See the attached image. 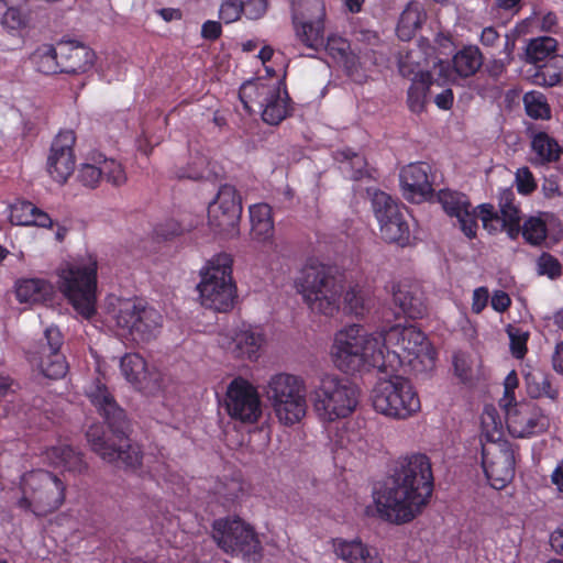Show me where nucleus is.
<instances>
[{
	"label": "nucleus",
	"instance_id": "f257e3e1",
	"mask_svg": "<svg viewBox=\"0 0 563 563\" xmlns=\"http://www.w3.org/2000/svg\"><path fill=\"white\" fill-rule=\"evenodd\" d=\"M432 490L430 459L422 453L407 455L398 461L385 487L375 494L377 512L394 523L408 522L426 506Z\"/></svg>",
	"mask_w": 563,
	"mask_h": 563
},
{
	"label": "nucleus",
	"instance_id": "f03ea898",
	"mask_svg": "<svg viewBox=\"0 0 563 563\" xmlns=\"http://www.w3.org/2000/svg\"><path fill=\"white\" fill-rule=\"evenodd\" d=\"M87 396L108 426V431L100 423L88 428L86 439L90 450L103 462L119 468L134 471L140 467L143 454L140 446L130 440L131 421L111 391L98 379L90 386Z\"/></svg>",
	"mask_w": 563,
	"mask_h": 563
},
{
	"label": "nucleus",
	"instance_id": "7ed1b4c3",
	"mask_svg": "<svg viewBox=\"0 0 563 563\" xmlns=\"http://www.w3.org/2000/svg\"><path fill=\"white\" fill-rule=\"evenodd\" d=\"M332 355L335 366L347 374L365 367L384 372L382 333L369 334L360 324H352L335 334Z\"/></svg>",
	"mask_w": 563,
	"mask_h": 563
},
{
	"label": "nucleus",
	"instance_id": "20e7f679",
	"mask_svg": "<svg viewBox=\"0 0 563 563\" xmlns=\"http://www.w3.org/2000/svg\"><path fill=\"white\" fill-rule=\"evenodd\" d=\"M297 289L311 312L333 317L340 311L344 284L335 268L322 264L305 267Z\"/></svg>",
	"mask_w": 563,
	"mask_h": 563
},
{
	"label": "nucleus",
	"instance_id": "39448f33",
	"mask_svg": "<svg viewBox=\"0 0 563 563\" xmlns=\"http://www.w3.org/2000/svg\"><path fill=\"white\" fill-rule=\"evenodd\" d=\"M310 398L319 418L332 422L352 415L360 400L357 386L345 377L322 374L313 386Z\"/></svg>",
	"mask_w": 563,
	"mask_h": 563
},
{
	"label": "nucleus",
	"instance_id": "423d86ee",
	"mask_svg": "<svg viewBox=\"0 0 563 563\" xmlns=\"http://www.w3.org/2000/svg\"><path fill=\"white\" fill-rule=\"evenodd\" d=\"M22 496L16 505L25 512L35 517H46L58 510L66 495V484L56 474L36 470L23 475L21 482Z\"/></svg>",
	"mask_w": 563,
	"mask_h": 563
},
{
	"label": "nucleus",
	"instance_id": "0eeeda50",
	"mask_svg": "<svg viewBox=\"0 0 563 563\" xmlns=\"http://www.w3.org/2000/svg\"><path fill=\"white\" fill-rule=\"evenodd\" d=\"M276 417L285 426L298 423L307 411L306 383L297 375L278 373L273 375L264 388Z\"/></svg>",
	"mask_w": 563,
	"mask_h": 563
},
{
	"label": "nucleus",
	"instance_id": "6e6552de",
	"mask_svg": "<svg viewBox=\"0 0 563 563\" xmlns=\"http://www.w3.org/2000/svg\"><path fill=\"white\" fill-rule=\"evenodd\" d=\"M384 351V372H396L405 364H411L421 355L433 360L434 352L430 350L429 342L423 332L413 325H394L382 334Z\"/></svg>",
	"mask_w": 563,
	"mask_h": 563
},
{
	"label": "nucleus",
	"instance_id": "1a4fd4ad",
	"mask_svg": "<svg viewBox=\"0 0 563 563\" xmlns=\"http://www.w3.org/2000/svg\"><path fill=\"white\" fill-rule=\"evenodd\" d=\"M201 305L218 312H227L233 308L236 288L232 280V258L228 254L214 256L202 274L197 286Z\"/></svg>",
	"mask_w": 563,
	"mask_h": 563
},
{
	"label": "nucleus",
	"instance_id": "9d476101",
	"mask_svg": "<svg viewBox=\"0 0 563 563\" xmlns=\"http://www.w3.org/2000/svg\"><path fill=\"white\" fill-rule=\"evenodd\" d=\"M374 409L393 419H407L420 410L421 404L411 383L402 376L378 382L372 391Z\"/></svg>",
	"mask_w": 563,
	"mask_h": 563
},
{
	"label": "nucleus",
	"instance_id": "9b49d317",
	"mask_svg": "<svg viewBox=\"0 0 563 563\" xmlns=\"http://www.w3.org/2000/svg\"><path fill=\"white\" fill-rule=\"evenodd\" d=\"M97 264H67L59 272V288L85 319L96 313Z\"/></svg>",
	"mask_w": 563,
	"mask_h": 563
},
{
	"label": "nucleus",
	"instance_id": "f8f14e48",
	"mask_svg": "<svg viewBox=\"0 0 563 563\" xmlns=\"http://www.w3.org/2000/svg\"><path fill=\"white\" fill-rule=\"evenodd\" d=\"M113 319L117 327L136 342H148L155 339L163 325V316L156 309L136 299L118 300Z\"/></svg>",
	"mask_w": 563,
	"mask_h": 563
},
{
	"label": "nucleus",
	"instance_id": "ddd939ff",
	"mask_svg": "<svg viewBox=\"0 0 563 563\" xmlns=\"http://www.w3.org/2000/svg\"><path fill=\"white\" fill-rule=\"evenodd\" d=\"M212 537L225 553L241 555L245 561L253 563L262 558V545L257 534L240 518L214 521Z\"/></svg>",
	"mask_w": 563,
	"mask_h": 563
},
{
	"label": "nucleus",
	"instance_id": "4468645a",
	"mask_svg": "<svg viewBox=\"0 0 563 563\" xmlns=\"http://www.w3.org/2000/svg\"><path fill=\"white\" fill-rule=\"evenodd\" d=\"M372 208L379 223L382 239L389 243L406 245L410 238L406 208L399 206L389 195L379 190L372 194Z\"/></svg>",
	"mask_w": 563,
	"mask_h": 563
},
{
	"label": "nucleus",
	"instance_id": "2eb2a0df",
	"mask_svg": "<svg viewBox=\"0 0 563 563\" xmlns=\"http://www.w3.org/2000/svg\"><path fill=\"white\" fill-rule=\"evenodd\" d=\"M64 340L57 327H48L37 347L31 353V362L49 379H59L68 371L65 354L60 351Z\"/></svg>",
	"mask_w": 563,
	"mask_h": 563
},
{
	"label": "nucleus",
	"instance_id": "dca6fc26",
	"mask_svg": "<svg viewBox=\"0 0 563 563\" xmlns=\"http://www.w3.org/2000/svg\"><path fill=\"white\" fill-rule=\"evenodd\" d=\"M225 408L231 418L243 423H254L262 415V404L256 388L243 378H235L229 384Z\"/></svg>",
	"mask_w": 563,
	"mask_h": 563
},
{
	"label": "nucleus",
	"instance_id": "f3484780",
	"mask_svg": "<svg viewBox=\"0 0 563 563\" xmlns=\"http://www.w3.org/2000/svg\"><path fill=\"white\" fill-rule=\"evenodd\" d=\"M242 205L236 190L231 185H222L208 207L210 227L220 233L234 234L240 221Z\"/></svg>",
	"mask_w": 563,
	"mask_h": 563
},
{
	"label": "nucleus",
	"instance_id": "a211bd4d",
	"mask_svg": "<svg viewBox=\"0 0 563 563\" xmlns=\"http://www.w3.org/2000/svg\"><path fill=\"white\" fill-rule=\"evenodd\" d=\"M506 424L512 437L527 438L544 432L549 419L534 404L520 402L506 409Z\"/></svg>",
	"mask_w": 563,
	"mask_h": 563
},
{
	"label": "nucleus",
	"instance_id": "6ab92c4d",
	"mask_svg": "<svg viewBox=\"0 0 563 563\" xmlns=\"http://www.w3.org/2000/svg\"><path fill=\"white\" fill-rule=\"evenodd\" d=\"M76 136L73 131L60 132L52 143L47 157V172L51 177L64 184L75 169L74 145Z\"/></svg>",
	"mask_w": 563,
	"mask_h": 563
},
{
	"label": "nucleus",
	"instance_id": "aec40b11",
	"mask_svg": "<svg viewBox=\"0 0 563 563\" xmlns=\"http://www.w3.org/2000/svg\"><path fill=\"white\" fill-rule=\"evenodd\" d=\"M483 450V467L489 484L495 489H501L515 476V451L506 443L498 445L496 452Z\"/></svg>",
	"mask_w": 563,
	"mask_h": 563
},
{
	"label": "nucleus",
	"instance_id": "412c9836",
	"mask_svg": "<svg viewBox=\"0 0 563 563\" xmlns=\"http://www.w3.org/2000/svg\"><path fill=\"white\" fill-rule=\"evenodd\" d=\"M431 167L427 163L409 164L401 169L399 179L404 197L413 202H420L432 194L429 179Z\"/></svg>",
	"mask_w": 563,
	"mask_h": 563
},
{
	"label": "nucleus",
	"instance_id": "4be33fe9",
	"mask_svg": "<svg viewBox=\"0 0 563 563\" xmlns=\"http://www.w3.org/2000/svg\"><path fill=\"white\" fill-rule=\"evenodd\" d=\"M393 300L398 311L396 317L400 314L410 319H419L427 312L423 292L419 286L409 283H399L393 286Z\"/></svg>",
	"mask_w": 563,
	"mask_h": 563
},
{
	"label": "nucleus",
	"instance_id": "5701e85b",
	"mask_svg": "<svg viewBox=\"0 0 563 563\" xmlns=\"http://www.w3.org/2000/svg\"><path fill=\"white\" fill-rule=\"evenodd\" d=\"M58 54L62 71L66 74L84 73L91 67L95 53L87 46L73 41L59 42Z\"/></svg>",
	"mask_w": 563,
	"mask_h": 563
},
{
	"label": "nucleus",
	"instance_id": "b1692460",
	"mask_svg": "<svg viewBox=\"0 0 563 563\" xmlns=\"http://www.w3.org/2000/svg\"><path fill=\"white\" fill-rule=\"evenodd\" d=\"M478 209L479 218L486 225L487 221L493 219L497 224L507 227V233L511 239H516L520 233V211L516 206L501 209L500 216L489 203L481 205Z\"/></svg>",
	"mask_w": 563,
	"mask_h": 563
},
{
	"label": "nucleus",
	"instance_id": "393cba45",
	"mask_svg": "<svg viewBox=\"0 0 563 563\" xmlns=\"http://www.w3.org/2000/svg\"><path fill=\"white\" fill-rule=\"evenodd\" d=\"M263 342V335L257 330L245 328L235 333L229 350L235 357L256 360Z\"/></svg>",
	"mask_w": 563,
	"mask_h": 563
},
{
	"label": "nucleus",
	"instance_id": "a878e982",
	"mask_svg": "<svg viewBox=\"0 0 563 563\" xmlns=\"http://www.w3.org/2000/svg\"><path fill=\"white\" fill-rule=\"evenodd\" d=\"M292 25L296 40L299 43L314 52H318L323 47L325 38L324 20L292 21Z\"/></svg>",
	"mask_w": 563,
	"mask_h": 563
},
{
	"label": "nucleus",
	"instance_id": "bb28decb",
	"mask_svg": "<svg viewBox=\"0 0 563 563\" xmlns=\"http://www.w3.org/2000/svg\"><path fill=\"white\" fill-rule=\"evenodd\" d=\"M334 552L347 563H382L375 550L367 549L361 541H334Z\"/></svg>",
	"mask_w": 563,
	"mask_h": 563
},
{
	"label": "nucleus",
	"instance_id": "cd10ccee",
	"mask_svg": "<svg viewBox=\"0 0 563 563\" xmlns=\"http://www.w3.org/2000/svg\"><path fill=\"white\" fill-rule=\"evenodd\" d=\"M275 91V84L261 80L247 81L240 88L239 97L249 112H258L268 97Z\"/></svg>",
	"mask_w": 563,
	"mask_h": 563
},
{
	"label": "nucleus",
	"instance_id": "c85d7f7f",
	"mask_svg": "<svg viewBox=\"0 0 563 563\" xmlns=\"http://www.w3.org/2000/svg\"><path fill=\"white\" fill-rule=\"evenodd\" d=\"M532 158L531 163L534 165H547L560 159L562 148L554 140L545 132H538L533 134L531 141Z\"/></svg>",
	"mask_w": 563,
	"mask_h": 563
},
{
	"label": "nucleus",
	"instance_id": "c756f323",
	"mask_svg": "<svg viewBox=\"0 0 563 563\" xmlns=\"http://www.w3.org/2000/svg\"><path fill=\"white\" fill-rule=\"evenodd\" d=\"M47 457L56 467H62L71 473L80 474L88 467L82 454L66 444L52 448L47 452Z\"/></svg>",
	"mask_w": 563,
	"mask_h": 563
},
{
	"label": "nucleus",
	"instance_id": "7c9ffc66",
	"mask_svg": "<svg viewBox=\"0 0 563 563\" xmlns=\"http://www.w3.org/2000/svg\"><path fill=\"white\" fill-rule=\"evenodd\" d=\"M267 99L258 112L262 113L264 122L276 125L288 115V93L286 90L282 91L279 84H275V91Z\"/></svg>",
	"mask_w": 563,
	"mask_h": 563
},
{
	"label": "nucleus",
	"instance_id": "2f4dec72",
	"mask_svg": "<svg viewBox=\"0 0 563 563\" xmlns=\"http://www.w3.org/2000/svg\"><path fill=\"white\" fill-rule=\"evenodd\" d=\"M343 296V310L357 318L369 313L374 307V299L369 290L360 285L350 286Z\"/></svg>",
	"mask_w": 563,
	"mask_h": 563
},
{
	"label": "nucleus",
	"instance_id": "473e14b6",
	"mask_svg": "<svg viewBox=\"0 0 563 563\" xmlns=\"http://www.w3.org/2000/svg\"><path fill=\"white\" fill-rule=\"evenodd\" d=\"M15 294L20 302H43L49 298L52 286L40 278L21 279L15 285Z\"/></svg>",
	"mask_w": 563,
	"mask_h": 563
},
{
	"label": "nucleus",
	"instance_id": "72a5a7b5",
	"mask_svg": "<svg viewBox=\"0 0 563 563\" xmlns=\"http://www.w3.org/2000/svg\"><path fill=\"white\" fill-rule=\"evenodd\" d=\"M251 233L255 240L266 241L273 236L272 209L266 203L250 207Z\"/></svg>",
	"mask_w": 563,
	"mask_h": 563
},
{
	"label": "nucleus",
	"instance_id": "f704fd0d",
	"mask_svg": "<svg viewBox=\"0 0 563 563\" xmlns=\"http://www.w3.org/2000/svg\"><path fill=\"white\" fill-rule=\"evenodd\" d=\"M323 47L329 55L340 63L349 73L356 68L358 58L352 52L347 40L336 34H330L324 38Z\"/></svg>",
	"mask_w": 563,
	"mask_h": 563
},
{
	"label": "nucleus",
	"instance_id": "c9c22d12",
	"mask_svg": "<svg viewBox=\"0 0 563 563\" xmlns=\"http://www.w3.org/2000/svg\"><path fill=\"white\" fill-rule=\"evenodd\" d=\"M426 13L418 2H410L402 11L397 25V35L401 41L411 40L421 27Z\"/></svg>",
	"mask_w": 563,
	"mask_h": 563
},
{
	"label": "nucleus",
	"instance_id": "e433bc0d",
	"mask_svg": "<svg viewBox=\"0 0 563 563\" xmlns=\"http://www.w3.org/2000/svg\"><path fill=\"white\" fill-rule=\"evenodd\" d=\"M452 64L455 74L470 77L482 67L483 55L477 46H465L454 55Z\"/></svg>",
	"mask_w": 563,
	"mask_h": 563
},
{
	"label": "nucleus",
	"instance_id": "4c0bfd02",
	"mask_svg": "<svg viewBox=\"0 0 563 563\" xmlns=\"http://www.w3.org/2000/svg\"><path fill=\"white\" fill-rule=\"evenodd\" d=\"M334 158L340 163L342 173L351 179L358 180L367 175L366 161L360 153L345 148L335 152Z\"/></svg>",
	"mask_w": 563,
	"mask_h": 563
},
{
	"label": "nucleus",
	"instance_id": "58836bf2",
	"mask_svg": "<svg viewBox=\"0 0 563 563\" xmlns=\"http://www.w3.org/2000/svg\"><path fill=\"white\" fill-rule=\"evenodd\" d=\"M527 393L531 398L548 397L555 399L558 390L552 388L549 375L541 369H531L525 374Z\"/></svg>",
	"mask_w": 563,
	"mask_h": 563
},
{
	"label": "nucleus",
	"instance_id": "ea45409f",
	"mask_svg": "<svg viewBox=\"0 0 563 563\" xmlns=\"http://www.w3.org/2000/svg\"><path fill=\"white\" fill-rule=\"evenodd\" d=\"M32 59L37 67V70L43 74L51 75L63 73L58 54V45L56 47L51 44L40 46L32 55Z\"/></svg>",
	"mask_w": 563,
	"mask_h": 563
},
{
	"label": "nucleus",
	"instance_id": "a19ab883",
	"mask_svg": "<svg viewBox=\"0 0 563 563\" xmlns=\"http://www.w3.org/2000/svg\"><path fill=\"white\" fill-rule=\"evenodd\" d=\"M325 16L323 0H297L292 2V21L325 20Z\"/></svg>",
	"mask_w": 563,
	"mask_h": 563
},
{
	"label": "nucleus",
	"instance_id": "79ce46f5",
	"mask_svg": "<svg viewBox=\"0 0 563 563\" xmlns=\"http://www.w3.org/2000/svg\"><path fill=\"white\" fill-rule=\"evenodd\" d=\"M244 486L240 476H224L216 483L213 492L223 505H228L233 504L244 494Z\"/></svg>",
	"mask_w": 563,
	"mask_h": 563
},
{
	"label": "nucleus",
	"instance_id": "37998d69",
	"mask_svg": "<svg viewBox=\"0 0 563 563\" xmlns=\"http://www.w3.org/2000/svg\"><path fill=\"white\" fill-rule=\"evenodd\" d=\"M430 88L429 75H419V79L417 76L412 78V84L408 89V104L412 112L419 113L423 110Z\"/></svg>",
	"mask_w": 563,
	"mask_h": 563
},
{
	"label": "nucleus",
	"instance_id": "c03bdc74",
	"mask_svg": "<svg viewBox=\"0 0 563 563\" xmlns=\"http://www.w3.org/2000/svg\"><path fill=\"white\" fill-rule=\"evenodd\" d=\"M120 367L123 376L128 382L136 386L142 377H145L147 371L145 360L136 353L125 354L120 362Z\"/></svg>",
	"mask_w": 563,
	"mask_h": 563
},
{
	"label": "nucleus",
	"instance_id": "a18cd8bd",
	"mask_svg": "<svg viewBox=\"0 0 563 563\" xmlns=\"http://www.w3.org/2000/svg\"><path fill=\"white\" fill-rule=\"evenodd\" d=\"M556 46V40L550 36L532 38L526 48L527 60L529 63L542 62L555 52Z\"/></svg>",
	"mask_w": 563,
	"mask_h": 563
},
{
	"label": "nucleus",
	"instance_id": "49530a36",
	"mask_svg": "<svg viewBox=\"0 0 563 563\" xmlns=\"http://www.w3.org/2000/svg\"><path fill=\"white\" fill-rule=\"evenodd\" d=\"M438 198L444 211L451 217H456L464 210L471 209L467 197L461 192L440 190Z\"/></svg>",
	"mask_w": 563,
	"mask_h": 563
},
{
	"label": "nucleus",
	"instance_id": "de8ad7c7",
	"mask_svg": "<svg viewBox=\"0 0 563 563\" xmlns=\"http://www.w3.org/2000/svg\"><path fill=\"white\" fill-rule=\"evenodd\" d=\"M522 236L531 245H540L548 235L545 222L539 217H530L520 227Z\"/></svg>",
	"mask_w": 563,
	"mask_h": 563
},
{
	"label": "nucleus",
	"instance_id": "09e8293b",
	"mask_svg": "<svg viewBox=\"0 0 563 563\" xmlns=\"http://www.w3.org/2000/svg\"><path fill=\"white\" fill-rule=\"evenodd\" d=\"M526 112L533 119H548L550 108L543 93L539 91H529L523 96Z\"/></svg>",
	"mask_w": 563,
	"mask_h": 563
},
{
	"label": "nucleus",
	"instance_id": "8fccbe9b",
	"mask_svg": "<svg viewBox=\"0 0 563 563\" xmlns=\"http://www.w3.org/2000/svg\"><path fill=\"white\" fill-rule=\"evenodd\" d=\"M36 207L30 201H20L11 207L10 221L16 225H31Z\"/></svg>",
	"mask_w": 563,
	"mask_h": 563
},
{
	"label": "nucleus",
	"instance_id": "3c124183",
	"mask_svg": "<svg viewBox=\"0 0 563 563\" xmlns=\"http://www.w3.org/2000/svg\"><path fill=\"white\" fill-rule=\"evenodd\" d=\"M78 180L86 187L95 188L102 179L101 157L96 163H85L78 172Z\"/></svg>",
	"mask_w": 563,
	"mask_h": 563
},
{
	"label": "nucleus",
	"instance_id": "603ef678",
	"mask_svg": "<svg viewBox=\"0 0 563 563\" xmlns=\"http://www.w3.org/2000/svg\"><path fill=\"white\" fill-rule=\"evenodd\" d=\"M507 334L510 340V350L512 355L517 358H522L527 353L529 333L518 327L509 324L507 327Z\"/></svg>",
	"mask_w": 563,
	"mask_h": 563
},
{
	"label": "nucleus",
	"instance_id": "864d4df0",
	"mask_svg": "<svg viewBox=\"0 0 563 563\" xmlns=\"http://www.w3.org/2000/svg\"><path fill=\"white\" fill-rule=\"evenodd\" d=\"M454 68H451V64L444 60H438L430 71L420 73L419 75L430 76V86L433 85L443 86L453 80Z\"/></svg>",
	"mask_w": 563,
	"mask_h": 563
},
{
	"label": "nucleus",
	"instance_id": "5fc2aeb1",
	"mask_svg": "<svg viewBox=\"0 0 563 563\" xmlns=\"http://www.w3.org/2000/svg\"><path fill=\"white\" fill-rule=\"evenodd\" d=\"M102 178L114 186H121L125 183L126 176L120 163L114 159H101Z\"/></svg>",
	"mask_w": 563,
	"mask_h": 563
},
{
	"label": "nucleus",
	"instance_id": "6e6d98bb",
	"mask_svg": "<svg viewBox=\"0 0 563 563\" xmlns=\"http://www.w3.org/2000/svg\"><path fill=\"white\" fill-rule=\"evenodd\" d=\"M145 377H142L140 383L136 384V388L147 395H155L163 388V377L157 371H146Z\"/></svg>",
	"mask_w": 563,
	"mask_h": 563
},
{
	"label": "nucleus",
	"instance_id": "4d7b16f0",
	"mask_svg": "<svg viewBox=\"0 0 563 563\" xmlns=\"http://www.w3.org/2000/svg\"><path fill=\"white\" fill-rule=\"evenodd\" d=\"M244 12V5L239 0H224L220 8V19L225 23H232L240 19Z\"/></svg>",
	"mask_w": 563,
	"mask_h": 563
},
{
	"label": "nucleus",
	"instance_id": "13d9d810",
	"mask_svg": "<svg viewBox=\"0 0 563 563\" xmlns=\"http://www.w3.org/2000/svg\"><path fill=\"white\" fill-rule=\"evenodd\" d=\"M478 216L474 210L466 209L463 212L459 213L455 218L460 224V229L464 232V234L472 239L476 235V218Z\"/></svg>",
	"mask_w": 563,
	"mask_h": 563
},
{
	"label": "nucleus",
	"instance_id": "bf43d9fd",
	"mask_svg": "<svg viewBox=\"0 0 563 563\" xmlns=\"http://www.w3.org/2000/svg\"><path fill=\"white\" fill-rule=\"evenodd\" d=\"M517 189L520 194L529 195L536 189V181L528 167L519 168L516 173Z\"/></svg>",
	"mask_w": 563,
	"mask_h": 563
},
{
	"label": "nucleus",
	"instance_id": "052dcab7",
	"mask_svg": "<svg viewBox=\"0 0 563 563\" xmlns=\"http://www.w3.org/2000/svg\"><path fill=\"white\" fill-rule=\"evenodd\" d=\"M539 272L553 279L561 275L562 267L555 257L550 254H543L539 260Z\"/></svg>",
	"mask_w": 563,
	"mask_h": 563
},
{
	"label": "nucleus",
	"instance_id": "680f3d73",
	"mask_svg": "<svg viewBox=\"0 0 563 563\" xmlns=\"http://www.w3.org/2000/svg\"><path fill=\"white\" fill-rule=\"evenodd\" d=\"M1 24L8 30H19L25 24V18L16 8H9L2 16Z\"/></svg>",
	"mask_w": 563,
	"mask_h": 563
},
{
	"label": "nucleus",
	"instance_id": "e2e57ef3",
	"mask_svg": "<svg viewBox=\"0 0 563 563\" xmlns=\"http://www.w3.org/2000/svg\"><path fill=\"white\" fill-rule=\"evenodd\" d=\"M453 366L456 376L462 382H468L472 379V369L468 363V358L463 353H455L453 355Z\"/></svg>",
	"mask_w": 563,
	"mask_h": 563
},
{
	"label": "nucleus",
	"instance_id": "0e129e2a",
	"mask_svg": "<svg viewBox=\"0 0 563 563\" xmlns=\"http://www.w3.org/2000/svg\"><path fill=\"white\" fill-rule=\"evenodd\" d=\"M244 5V13L249 19L261 18L267 9L266 0H249Z\"/></svg>",
	"mask_w": 563,
	"mask_h": 563
},
{
	"label": "nucleus",
	"instance_id": "69168bd1",
	"mask_svg": "<svg viewBox=\"0 0 563 563\" xmlns=\"http://www.w3.org/2000/svg\"><path fill=\"white\" fill-rule=\"evenodd\" d=\"M510 64L511 62H507L505 58L493 59L487 63L485 70L489 77L497 81L505 74L507 66Z\"/></svg>",
	"mask_w": 563,
	"mask_h": 563
},
{
	"label": "nucleus",
	"instance_id": "338daca9",
	"mask_svg": "<svg viewBox=\"0 0 563 563\" xmlns=\"http://www.w3.org/2000/svg\"><path fill=\"white\" fill-rule=\"evenodd\" d=\"M156 234L165 240H168L183 232V228L175 220H169L165 224H159L156 230Z\"/></svg>",
	"mask_w": 563,
	"mask_h": 563
},
{
	"label": "nucleus",
	"instance_id": "774afa93",
	"mask_svg": "<svg viewBox=\"0 0 563 563\" xmlns=\"http://www.w3.org/2000/svg\"><path fill=\"white\" fill-rule=\"evenodd\" d=\"M488 290L486 287L476 288L473 292L472 310L474 313H481L488 302Z\"/></svg>",
	"mask_w": 563,
	"mask_h": 563
}]
</instances>
